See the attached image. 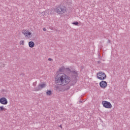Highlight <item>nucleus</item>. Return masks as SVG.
<instances>
[{"instance_id":"f257e3e1","label":"nucleus","mask_w":130,"mask_h":130,"mask_svg":"<svg viewBox=\"0 0 130 130\" xmlns=\"http://www.w3.org/2000/svg\"><path fill=\"white\" fill-rule=\"evenodd\" d=\"M55 81L57 85L67 86L71 82V77L66 74H58L55 78Z\"/></svg>"},{"instance_id":"f03ea898","label":"nucleus","mask_w":130,"mask_h":130,"mask_svg":"<svg viewBox=\"0 0 130 130\" xmlns=\"http://www.w3.org/2000/svg\"><path fill=\"white\" fill-rule=\"evenodd\" d=\"M66 11L67 8L66 7L62 6H58L55 9V12L57 13V14H59V15H62V14L66 13Z\"/></svg>"},{"instance_id":"7ed1b4c3","label":"nucleus","mask_w":130,"mask_h":130,"mask_svg":"<svg viewBox=\"0 0 130 130\" xmlns=\"http://www.w3.org/2000/svg\"><path fill=\"white\" fill-rule=\"evenodd\" d=\"M97 78L99 80H105L106 79V74L104 72L100 71L97 73Z\"/></svg>"},{"instance_id":"20e7f679","label":"nucleus","mask_w":130,"mask_h":130,"mask_svg":"<svg viewBox=\"0 0 130 130\" xmlns=\"http://www.w3.org/2000/svg\"><path fill=\"white\" fill-rule=\"evenodd\" d=\"M102 104H103V106H104L105 108L110 109L112 107V105H111V103L106 101H103L102 102Z\"/></svg>"},{"instance_id":"39448f33","label":"nucleus","mask_w":130,"mask_h":130,"mask_svg":"<svg viewBox=\"0 0 130 130\" xmlns=\"http://www.w3.org/2000/svg\"><path fill=\"white\" fill-rule=\"evenodd\" d=\"M46 87V84H39L37 87H35L34 89V91H40L41 89H43V88H45Z\"/></svg>"},{"instance_id":"423d86ee","label":"nucleus","mask_w":130,"mask_h":130,"mask_svg":"<svg viewBox=\"0 0 130 130\" xmlns=\"http://www.w3.org/2000/svg\"><path fill=\"white\" fill-rule=\"evenodd\" d=\"M0 103L3 105H7L8 104V100L5 97L1 98L0 99Z\"/></svg>"},{"instance_id":"0eeeda50","label":"nucleus","mask_w":130,"mask_h":130,"mask_svg":"<svg viewBox=\"0 0 130 130\" xmlns=\"http://www.w3.org/2000/svg\"><path fill=\"white\" fill-rule=\"evenodd\" d=\"M100 86L101 88H106L107 87V82L105 81H102L100 82Z\"/></svg>"},{"instance_id":"6e6552de","label":"nucleus","mask_w":130,"mask_h":130,"mask_svg":"<svg viewBox=\"0 0 130 130\" xmlns=\"http://www.w3.org/2000/svg\"><path fill=\"white\" fill-rule=\"evenodd\" d=\"M28 46H29V47H30V48H33V47L35 46V44L34 43V42L30 41L28 43Z\"/></svg>"},{"instance_id":"1a4fd4ad","label":"nucleus","mask_w":130,"mask_h":130,"mask_svg":"<svg viewBox=\"0 0 130 130\" xmlns=\"http://www.w3.org/2000/svg\"><path fill=\"white\" fill-rule=\"evenodd\" d=\"M64 72H67V73H68V74H70V73L72 72V70L69 68H65Z\"/></svg>"},{"instance_id":"9d476101","label":"nucleus","mask_w":130,"mask_h":130,"mask_svg":"<svg viewBox=\"0 0 130 130\" xmlns=\"http://www.w3.org/2000/svg\"><path fill=\"white\" fill-rule=\"evenodd\" d=\"M7 109L5 108L3 106H0V111H6Z\"/></svg>"},{"instance_id":"9b49d317","label":"nucleus","mask_w":130,"mask_h":130,"mask_svg":"<svg viewBox=\"0 0 130 130\" xmlns=\"http://www.w3.org/2000/svg\"><path fill=\"white\" fill-rule=\"evenodd\" d=\"M28 32V30H22V34H24V35H25V36H27V34Z\"/></svg>"},{"instance_id":"f8f14e48","label":"nucleus","mask_w":130,"mask_h":130,"mask_svg":"<svg viewBox=\"0 0 130 130\" xmlns=\"http://www.w3.org/2000/svg\"><path fill=\"white\" fill-rule=\"evenodd\" d=\"M66 70V68H64V67H62L61 68H60L59 69V72H64V71Z\"/></svg>"},{"instance_id":"ddd939ff","label":"nucleus","mask_w":130,"mask_h":130,"mask_svg":"<svg viewBox=\"0 0 130 130\" xmlns=\"http://www.w3.org/2000/svg\"><path fill=\"white\" fill-rule=\"evenodd\" d=\"M52 93V91H51V90H48L46 92L47 95H49V96H50V95H51Z\"/></svg>"},{"instance_id":"4468645a","label":"nucleus","mask_w":130,"mask_h":130,"mask_svg":"<svg viewBox=\"0 0 130 130\" xmlns=\"http://www.w3.org/2000/svg\"><path fill=\"white\" fill-rule=\"evenodd\" d=\"M71 73H72V74H73L74 75H76V76H78V72L76 71H72L71 70Z\"/></svg>"},{"instance_id":"2eb2a0df","label":"nucleus","mask_w":130,"mask_h":130,"mask_svg":"<svg viewBox=\"0 0 130 130\" xmlns=\"http://www.w3.org/2000/svg\"><path fill=\"white\" fill-rule=\"evenodd\" d=\"M73 25H75V26H78L79 25V22L78 21H74L72 23Z\"/></svg>"},{"instance_id":"dca6fc26","label":"nucleus","mask_w":130,"mask_h":130,"mask_svg":"<svg viewBox=\"0 0 130 130\" xmlns=\"http://www.w3.org/2000/svg\"><path fill=\"white\" fill-rule=\"evenodd\" d=\"M55 89L56 90V91H58V90H60V88H59V86L58 85H56L55 86Z\"/></svg>"},{"instance_id":"f3484780","label":"nucleus","mask_w":130,"mask_h":130,"mask_svg":"<svg viewBox=\"0 0 130 130\" xmlns=\"http://www.w3.org/2000/svg\"><path fill=\"white\" fill-rule=\"evenodd\" d=\"M24 43H25V41H20V45H24Z\"/></svg>"},{"instance_id":"a211bd4d","label":"nucleus","mask_w":130,"mask_h":130,"mask_svg":"<svg viewBox=\"0 0 130 130\" xmlns=\"http://www.w3.org/2000/svg\"><path fill=\"white\" fill-rule=\"evenodd\" d=\"M71 88V86H70V85H68L67 86H66V87L65 88V89L66 90H69V89H70Z\"/></svg>"},{"instance_id":"6ab92c4d","label":"nucleus","mask_w":130,"mask_h":130,"mask_svg":"<svg viewBox=\"0 0 130 130\" xmlns=\"http://www.w3.org/2000/svg\"><path fill=\"white\" fill-rule=\"evenodd\" d=\"M31 32H29V31L27 30V36H30V35H31Z\"/></svg>"},{"instance_id":"aec40b11","label":"nucleus","mask_w":130,"mask_h":130,"mask_svg":"<svg viewBox=\"0 0 130 130\" xmlns=\"http://www.w3.org/2000/svg\"><path fill=\"white\" fill-rule=\"evenodd\" d=\"M24 73H21V74H20V76H21V77H24Z\"/></svg>"},{"instance_id":"412c9836","label":"nucleus","mask_w":130,"mask_h":130,"mask_svg":"<svg viewBox=\"0 0 130 130\" xmlns=\"http://www.w3.org/2000/svg\"><path fill=\"white\" fill-rule=\"evenodd\" d=\"M48 60H49V61H51V60H52V59H51V58H49L48 59Z\"/></svg>"},{"instance_id":"4be33fe9","label":"nucleus","mask_w":130,"mask_h":130,"mask_svg":"<svg viewBox=\"0 0 130 130\" xmlns=\"http://www.w3.org/2000/svg\"><path fill=\"white\" fill-rule=\"evenodd\" d=\"M43 31H46V28L45 27H44L43 28Z\"/></svg>"},{"instance_id":"5701e85b","label":"nucleus","mask_w":130,"mask_h":130,"mask_svg":"<svg viewBox=\"0 0 130 130\" xmlns=\"http://www.w3.org/2000/svg\"><path fill=\"white\" fill-rule=\"evenodd\" d=\"M59 127H61V128H62V126H61V125H59Z\"/></svg>"},{"instance_id":"b1692460","label":"nucleus","mask_w":130,"mask_h":130,"mask_svg":"<svg viewBox=\"0 0 130 130\" xmlns=\"http://www.w3.org/2000/svg\"><path fill=\"white\" fill-rule=\"evenodd\" d=\"M80 103H83V102L82 101H79Z\"/></svg>"},{"instance_id":"393cba45","label":"nucleus","mask_w":130,"mask_h":130,"mask_svg":"<svg viewBox=\"0 0 130 130\" xmlns=\"http://www.w3.org/2000/svg\"><path fill=\"white\" fill-rule=\"evenodd\" d=\"M98 63H101V62H100V61H98Z\"/></svg>"},{"instance_id":"a878e982","label":"nucleus","mask_w":130,"mask_h":130,"mask_svg":"<svg viewBox=\"0 0 130 130\" xmlns=\"http://www.w3.org/2000/svg\"><path fill=\"white\" fill-rule=\"evenodd\" d=\"M75 84H76V82H75V83L74 84H72V85H75Z\"/></svg>"},{"instance_id":"bb28decb","label":"nucleus","mask_w":130,"mask_h":130,"mask_svg":"<svg viewBox=\"0 0 130 130\" xmlns=\"http://www.w3.org/2000/svg\"><path fill=\"white\" fill-rule=\"evenodd\" d=\"M35 86V84H34Z\"/></svg>"},{"instance_id":"cd10ccee","label":"nucleus","mask_w":130,"mask_h":130,"mask_svg":"<svg viewBox=\"0 0 130 130\" xmlns=\"http://www.w3.org/2000/svg\"><path fill=\"white\" fill-rule=\"evenodd\" d=\"M35 86V84H34Z\"/></svg>"},{"instance_id":"c85d7f7f","label":"nucleus","mask_w":130,"mask_h":130,"mask_svg":"<svg viewBox=\"0 0 130 130\" xmlns=\"http://www.w3.org/2000/svg\"><path fill=\"white\" fill-rule=\"evenodd\" d=\"M35 86V84H34Z\"/></svg>"}]
</instances>
